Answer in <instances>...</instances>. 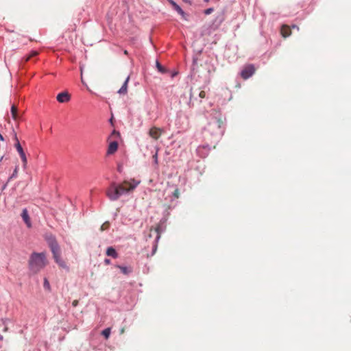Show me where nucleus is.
<instances>
[{"instance_id": "obj_1", "label": "nucleus", "mask_w": 351, "mask_h": 351, "mask_svg": "<svg viewBox=\"0 0 351 351\" xmlns=\"http://www.w3.org/2000/svg\"><path fill=\"white\" fill-rule=\"evenodd\" d=\"M139 183V181L136 182L134 180L132 182L124 181L119 185L112 183L107 189L106 195L110 200L115 201L121 195L133 191Z\"/></svg>"}, {"instance_id": "obj_2", "label": "nucleus", "mask_w": 351, "mask_h": 351, "mask_svg": "<svg viewBox=\"0 0 351 351\" xmlns=\"http://www.w3.org/2000/svg\"><path fill=\"white\" fill-rule=\"evenodd\" d=\"M47 265L46 255L44 252H34L29 259V267L33 274H37Z\"/></svg>"}, {"instance_id": "obj_3", "label": "nucleus", "mask_w": 351, "mask_h": 351, "mask_svg": "<svg viewBox=\"0 0 351 351\" xmlns=\"http://www.w3.org/2000/svg\"><path fill=\"white\" fill-rule=\"evenodd\" d=\"M225 119L218 113L215 112L210 119L206 130L212 134L222 135L224 132Z\"/></svg>"}, {"instance_id": "obj_4", "label": "nucleus", "mask_w": 351, "mask_h": 351, "mask_svg": "<svg viewBox=\"0 0 351 351\" xmlns=\"http://www.w3.org/2000/svg\"><path fill=\"white\" fill-rule=\"evenodd\" d=\"M49 246L56 263L60 267L68 269L66 263L60 257V250L57 242L54 239L52 240L49 243Z\"/></svg>"}, {"instance_id": "obj_5", "label": "nucleus", "mask_w": 351, "mask_h": 351, "mask_svg": "<svg viewBox=\"0 0 351 351\" xmlns=\"http://www.w3.org/2000/svg\"><path fill=\"white\" fill-rule=\"evenodd\" d=\"M255 70V67L253 64H248L245 66L242 70L241 76L243 79L247 80L254 73Z\"/></svg>"}, {"instance_id": "obj_6", "label": "nucleus", "mask_w": 351, "mask_h": 351, "mask_svg": "<svg viewBox=\"0 0 351 351\" xmlns=\"http://www.w3.org/2000/svg\"><path fill=\"white\" fill-rule=\"evenodd\" d=\"M164 133V130L160 128L154 126L149 130V135L154 140H158Z\"/></svg>"}, {"instance_id": "obj_7", "label": "nucleus", "mask_w": 351, "mask_h": 351, "mask_svg": "<svg viewBox=\"0 0 351 351\" xmlns=\"http://www.w3.org/2000/svg\"><path fill=\"white\" fill-rule=\"evenodd\" d=\"M56 99L60 103H66L71 100V95L66 92H62L58 94Z\"/></svg>"}, {"instance_id": "obj_8", "label": "nucleus", "mask_w": 351, "mask_h": 351, "mask_svg": "<svg viewBox=\"0 0 351 351\" xmlns=\"http://www.w3.org/2000/svg\"><path fill=\"white\" fill-rule=\"evenodd\" d=\"M173 7V8L180 14L184 20H187L185 12L182 10V9L173 1V0H167Z\"/></svg>"}, {"instance_id": "obj_9", "label": "nucleus", "mask_w": 351, "mask_h": 351, "mask_svg": "<svg viewBox=\"0 0 351 351\" xmlns=\"http://www.w3.org/2000/svg\"><path fill=\"white\" fill-rule=\"evenodd\" d=\"M21 217L24 221V222L26 223L27 226L28 228H30L32 226L31 221L29 216L28 215L27 210L26 208H24L21 213Z\"/></svg>"}, {"instance_id": "obj_10", "label": "nucleus", "mask_w": 351, "mask_h": 351, "mask_svg": "<svg viewBox=\"0 0 351 351\" xmlns=\"http://www.w3.org/2000/svg\"><path fill=\"white\" fill-rule=\"evenodd\" d=\"M280 33L284 38L289 36L291 34L290 27L287 25H283L281 27Z\"/></svg>"}, {"instance_id": "obj_11", "label": "nucleus", "mask_w": 351, "mask_h": 351, "mask_svg": "<svg viewBox=\"0 0 351 351\" xmlns=\"http://www.w3.org/2000/svg\"><path fill=\"white\" fill-rule=\"evenodd\" d=\"M117 149H118L117 142L112 141L110 143V145L108 146L107 154L109 155L113 154L114 152H117Z\"/></svg>"}, {"instance_id": "obj_12", "label": "nucleus", "mask_w": 351, "mask_h": 351, "mask_svg": "<svg viewBox=\"0 0 351 351\" xmlns=\"http://www.w3.org/2000/svg\"><path fill=\"white\" fill-rule=\"evenodd\" d=\"M106 255L108 256H111L114 258H117L118 257V253L115 250V249L112 247H109L106 250Z\"/></svg>"}, {"instance_id": "obj_13", "label": "nucleus", "mask_w": 351, "mask_h": 351, "mask_svg": "<svg viewBox=\"0 0 351 351\" xmlns=\"http://www.w3.org/2000/svg\"><path fill=\"white\" fill-rule=\"evenodd\" d=\"M129 80H130V77H128L125 80V81L124 82L123 86H121V88L118 90V93L119 94H126L127 92H128V83L129 82Z\"/></svg>"}, {"instance_id": "obj_14", "label": "nucleus", "mask_w": 351, "mask_h": 351, "mask_svg": "<svg viewBox=\"0 0 351 351\" xmlns=\"http://www.w3.org/2000/svg\"><path fill=\"white\" fill-rule=\"evenodd\" d=\"M154 231V232L156 234V241L160 239V233H161V226L160 224L156 225V227L152 228L150 229V232Z\"/></svg>"}, {"instance_id": "obj_15", "label": "nucleus", "mask_w": 351, "mask_h": 351, "mask_svg": "<svg viewBox=\"0 0 351 351\" xmlns=\"http://www.w3.org/2000/svg\"><path fill=\"white\" fill-rule=\"evenodd\" d=\"M38 55V52L37 51H32L30 52V53L27 56H25L23 58V60L26 62H28L29 60H31V58H32L33 57H36Z\"/></svg>"}, {"instance_id": "obj_16", "label": "nucleus", "mask_w": 351, "mask_h": 351, "mask_svg": "<svg viewBox=\"0 0 351 351\" xmlns=\"http://www.w3.org/2000/svg\"><path fill=\"white\" fill-rule=\"evenodd\" d=\"M117 267L119 268L121 272L125 275L129 274L132 271V269L131 267H127L121 265H117Z\"/></svg>"}, {"instance_id": "obj_17", "label": "nucleus", "mask_w": 351, "mask_h": 351, "mask_svg": "<svg viewBox=\"0 0 351 351\" xmlns=\"http://www.w3.org/2000/svg\"><path fill=\"white\" fill-rule=\"evenodd\" d=\"M11 114L14 119L17 118V108L16 106L12 105L11 107Z\"/></svg>"}, {"instance_id": "obj_18", "label": "nucleus", "mask_w": 351, "mask_h": 351, "mask_svg": "<svg viewBox=\"0 0 351 351\" xmlns=\"http://www.w3.org/2000/svg\"><path fill=\"white\" fill-rule=\"evenodd\" d=\"M15 147L20 156H21L22 154H25V152L21 147L20 143H15Z\"/></svg>"}, {"instance_id": "obj_19", "label": "nucleus", "mask_w": 351, "mask_h": 351, "mask_svg": "<svg viewBox=\"0 0 351 351\" xmlns=\"http://www.w3.org/2000/svg\"><path fill=\"white\" fill-rule=\"evenodd\" d=\"M101 334H102V335H104L106 339H108L110 337V328H107L104 329L101 332Z\"/></svg>"}, {"instance_id": "obj_20", "label": "nucleus", "mask_w": 351, "mask_h": 351, "mask_svg": "<svg viewBox=\"0 0 351 351\" xmlns=\"http://www.w3.org/2000/svg\"><path fill=\"white\" fill-rule=\"evenodd\" d=\"M20 157H21V160L23 162V168H26L27 164V157H26L25 154H22L21 156H20Z\"/></svg>"}, {"instance_id": "obj_21", "label": "nucleus", "mask_w": 351, "mask_h": 351, "mask_svg": "<svg viewBox=\"0 0 351 351\" xmlns=\"http://www.w3.org/2000/svg\"><path fill=\"white\" fill-rule=\"evenodd\" d=\"M110 227V223L108 221H106L105 223H104L101 226V228H100V230L101 231H104V230H106L109 228Z\"/></svg>"}, {"instance_id": "obj_22", "label": "nucleus", "mask_w": 351, "mask_h": 351, "mask_svg": "<svg viewBox=\"0 0 351 351\" xmlns=\"http://www.w3.org/2000/svg\"><path fill=\"white\" fill-rule=\"evenodd\" d=\"M43 287L45 289L50 290V285L47 278L44 279Z\"/></svg>"}, {"instance_id": "obj_23", "label": "nucleus", "mask_w": 351, "mask_h": 351, "mask_svg": "<svg viewBox=\"0 0 351 351\" xmlns=\"http://www.w3.org/2000/svg\"><path fill=\"white\" fill-rule=\"evenodd\" d=\"M156 66H157V68L159 71H160L161 73L165 72L163 67L161 66V64L158 62H156Z\"/></svg>"}, {"instance_id": "obj_24", "label": "nucleus", "mask_w": 351, "mask_h": 351, "mask_svg": "<svg viewBox=\"0 0 351 351\" xmlns=\"http://www.w3.org/2000/svg\"><path fill=\"white\" fill-rule=\"evenodd\" d=\"M213 10H214V9L212 8H208L204 10V14L206 15H208V14H211L213 12Z\"/></svg>"}, {"instance_id": "obj_25", "label": "nucleus", "mask_w": 351, "mask_h": 351, "mask_svg": "<svg viewBox=\"0 0 351 351\" xmlns=\"http://www.w3.org/2000/svg\"><path fill=\"white\" fill-rule=\"evenodd\" d=\"M173 196L176 197V198H178L180 197V191H179V189H176L174 192H173Z\"/></svg>"}, {"instance_id": "obj_26", "label": "nucleus", "mask_w": 351, "mask_h": 351, "mask_svg": "<svg viewBox=\"0 0 351 351\" xmlns=\"http://www.w3.org/2000/svg\"><path fill=\"white\" fill-rule=\"evenodd\" d=\"M153 158L154 160V163L156 165H158V153L157 152L153 156Z\"/></svg>"}, {"instance_id": "obj_27", "label": "nucleus", "mask_w": 351, "mask_h": 351, "mask_svg": "<svg viewBox=\"0 0 351 351\" xmlns=\"http://www.w3.org/2000/svg\"><path fill=\"white\" fill-rule=\"evenodd\" d=\"M14 136H13V138L15 141V143H19V141L18 139V137H17V135H16V133L14 131Z\"/></svg>"}, {"instance_id": "obj_28", "label": "nucleus", "mask_w": 351, "mask_h": 351, "mask_svg": "<svg viewBox=\"0 0 351 351\" xmlns=\"http://www.w3.org/2000/svg\"><path fill=\"white\" fill-rule=\"evenodd\" d=\"M199 97H201V98H205V97H206V93H205V91H204V90L200 91V93H199Z\"/></svg>"}, {"instance_id": "obj_29", "label": "nucleus", "mask_w": 351, "mask_h": 351, "mask_svg": "<svg viewBox=\"0 0 351 351\" xmlns=\"http://www.w3.org/2000/svg\"><path fill=\"white\" fill-rule=\"evenodd\" d=\"M17 173H18V168L16 167L14 171V172H13V173H12V176H11V178L16 177V175H17Z\"/></svg>"}, {"instance_id": "obj_30", "label": "nucleus", "mask_w": 351, "mask_h": 351, "mask_svg": "<svg viewBox=\"0 0 351 351\" xmlns=\"http://www.w3.org/2000/svg\"><path fill=\"white\" fill-rule=\"evenodd\" d=\"M78 303H79L78 300H75L73 301L72 305H73V306L75 307V306H77L78 305Z\"/></svg>"}, {"instance_id": "obj_31", "label": "nucleus", "mask_w": 351, "mask_h": 351, "mask_svg": "<svg viewBox=\"0 0 351 351\" xmlns=\"http://www.w3.org/2000/svg\"><path fill=\"white\" fill-rule=\"evenodd\" d=\"M104 263L106 265H110V259H105Z\"/></svg>"}, {"instance_id": "obj_32", "label": "nucleus", "mask_w": 351, "mask_h": 351, "mask_svg": "<svg viewBox=\"0 0 351 351\" xmlns=\"http://www.w3.org/2000/svg\"><path fill=\"white\" fill-rule=\"evenodd\" d=\"M292 28L293 29H296L297 30H299V27L295 25H292Z\"/></svg>"}, {"instance_id": "obj_33", "label": "nucleus", "mask_w": 351, "mask_h": 351, "mask_svg": "<svg viewBox=\"0 0 351 351\" xmlns=\"http://www.w3.org/2000/svg\"><path fill=\"white\" fill-rule=\"evenodd\" d=\"M0 141H4V138H3V136L1 135V134H0Z\"/></svg>"}, {"instance_id": "obj_34", "label": "nucleus", "mask_w": 351, "mask_h": 351, "mask_svg": "<svg viewBox=\"0 0 351 351\" xmlns=\"http://www.w3.org/2000/svg\"><path fill=\"white\" fill-rule=\"evenodd\" d=\"M124 54L127 55L128 54V51L127 50H125L124 51Z\"/></svg>"}, {"instance_id": "obj_35", "label": "nucleus", "mask_w": 351, "mask_h": 351, "mask_svg": "<svg viewBox=\"0 0 351 351\" xmlns=\"http://www.w3.org/2000/svg\"><path fill=\"white\" fill-rule=\"evenodd\" d=\"M124 332V329L122 328L121 330V333H123Z\"/></svg>"}, {"instance_id": "obj_36", "label": "nucleus", "mask_w": 351, "mask_h": 351, "mask_svg": "<svg viewBox=\"0 0 351 351\" xmlns=\"http://www.w3.org/2000/svg\"><path fill=\"white\" fill-rule=\"evenodd\" d=\"M3 339V337L1 335H0V340H2Z\"/></svg>"}, {"instance_id": "obj_37", "label": "nucleus", "mask_w": 351, "mask_h": 351, "mask_svg": "<svg viewBox=\"0 0 351 351\" xmlns=\"http://www.w3.org/2000/svg\"><path fill=\"white\" fill-rule=\"evenodd\" d=\"M206 2H208L209 0H204Z\"/></svg>"}]
</instances>
